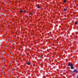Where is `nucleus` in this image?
<instances>
[{"label": "nucleus", "instance_id": "nucleus-4", "mask_svg": "<svg viewBox=\"0 0 78 78\" xmlns=\"http://www.w3.org/2000/svg\"><path fill=\"white\" fill-rule=\"evenodd\" d=\"M30 62H28V63H27V64L28 65H30Z\"/></svg>", "mask_w": 78, "mask_h": 78}, {"label": "nucleus", "instance_id": "nucleus-5", "mask_svg": "<svg viewBox=\"0 0 78 78\" xmlns=\"http://www.w3.org/2000/svg\"><path fill=\"white\" fill-rule=\"evenodd\" d=\"M75 24H76V25H77L78 24V23H76V22H75Z\"/></svg>", "mask_w": 78, "mask_h": 78}, {"label": "nucleus", "instance_id": "nucleus-8", "mask_svg": "<svg viewBox=\"0 0 78 78\" xmlns=\"http://www.w3.org/2000/svg\"><path fill=\"white\" fill-rule=\"evenodd\" d=\"M66 10H67V9H64V11H66Z\"/></svg>", "mask_w": 78, "mask_h": 78}, {"label": "nucleus", "instance_id": "nucleus-2", "mask_svg": "<svg viewBox=\"0 0 78 78\" xmlns=\"http://www.w3.org/2000/svg\"><path fill=\"white\" fill-rule=\"evenodd\" d=\"M74 72L76 73H77L78 72V70L77 69L75 70H74Z\"/></svg>", "mask_w": 78, "mask_h": 78}, {"label": "nucleus", "instance_id": "nucleus-7", "mask_svg": "<svg viewBox=\"0 0 78 78\" xmlns=\"http://www.w3.org/2000/svg\"><path fill=\"white\" fill-rule=\"evenodd\" d=\"M37 7L38 8H40V7H39L38 5L37 6Z\"/></svg>", "mask_w": 78, "mask_h": 78}, {"label": "nucleus", "instance_id": "nucleus-3", "mask_svg": "<svg viewBox=\"0 0 78 78\" xmlns=\"http://www.w3.org/2000/svg\"><path fill=\"white\" fill-rule=\"evenodd\" d=\"M71 69H74V67H73V65H72V66H71Z\"/></svg>", "mask_w": 78, "mask_h": 78}, {"label": "nucleus", "instance_id": "nucleus-9", "mask_svg": "<svg viewBox=\"0 0 78 78\" xmlns=\"http://www.w3.org/2000/svg\"><path fill=\"white\" fill-rule=\"evenodd\" d=\"M23 12V11H20V12Z\"/></svg>", "mask_w": 78, "mask_h": 78}, {"label": "nucleus", "instance_id": "nucleus-6", "mask_svg": "<svg viewBox=\"0 0 78 78\" xmlns=\"http://www.w3.org/2000/svg\"><path fill=\"white\" fill-rule=\"evenodd\" d=\"M64 3H66V0H64Z\"/></svg>", "mask_w": 78, "mask_h": 78}, {"label": "nucleus", "instance_id": "nucleus-1", "mask_svg": "<svg viewBox=\"0 0 78 78\" xmlns=\"http://www.w3.org/2000/svg\"><path fill=\"white\" fill-rule=\"evenodd\" d=\"M72 66H73V64H72L69 63L68 66H70V67H71Z\"/></svg>", "mask_w": 78, "mask_h": 78}, {"label": "nucleus", "instance_id": "nucleus-12", "mask_svg": "<svg viewBox=\"0 0 78 78\" xmlns=\"http://www.w3.org/2000/svg\"><path fill=\"white\" fill-rule=\"evenodd\" d=\"M77 78H78V76H77Z\"/></svg>", "mask_w": 78, "mask_h": 78}, {"label": "nucleus", "instance_id": "nucleus-10", "mask_svg": "<svg viewBox=\"0 0 78 78\" xmlns=\"http://www.w3.org/2000/svg\"><path fill=\"white\" fill-rule=\"evenodd\" d=\"M30 14H33V13H30Z\"/></svg>", "mask_w": 78, "mask_h": 78}, {"label": "nucleus", "instance_id": "nucleus-11", "mask_svg": "<svg viewBox=\"0 0 78 78\" xmlns=\"http://www.w3.org/2000/svg\"><path fill=\"white\" fill-rule=\"evenodd\" d=\"M23 12H25L24 11Z\"/></svg>", "mask_w": 78, "mask_h": 78}]
</instances>
